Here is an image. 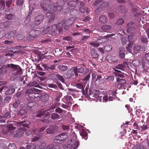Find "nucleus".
<instances>
[{
    "instance_id": "a18cd8bd",
    "label": "nucleus",
    "mask_w": 149,
    "mask_h": 149,
    "mask_svg": "<svg viewBox=\"0 0 149 149\" xmlns=\"http://www.w3.org/2000/svg\"><path fill=\"white\" fill-rule=\"evenodd\" d=\"M15 145L14 144H10L7 147L8 149H16Z\"/></svg>"
},
{
    "instance_id": "473e14b6",
    "label": "nucleus",
    "mask_w": 149,
    "mask_h": 149,
    "mask_svg": "<svg viewBox=\"0 0 149 149\" xmlns=\"http://www.w3.org/2000/svg\"><path fill=\"white\" fill-rule=\"evenodd\" d=\"M80 134L82 137L85 140H86L87 139V134L85 132L84 130L82 129V130L80 132Z\"/></svg>"
},
{
    "instance_id": "5701e85b",
    "label": "nucleus",
    "mask_w": 149,
    "mask_h": 149,
    "mask_svg": "<svg viewBox=\"0 0 149 149\" xmlns=\"http://www.w3.org/2000/svg\"><path fill=\"white\" fill-rule=\"evenodd\" d=\"M116 81L117 82H118V84L121 85V86L125 84L126 82V81L125 79L122 78H120L119 77L117 78ZM118 85H119V84H118Z\"/></svg>"
},
{
    "instance_id": "8fccbe9b",
    "label": "nucleus",
    "mask_w": 149,
    "mask_h": 149,
    "mask_svg": "<svg viewBox=\"0 0 149 149\" xmlns=\"http://www.w3.org/2000/svg\"><path fill=\"white\" fill-rule=\"evenodd\" d=\"M75 70L76 71V72L77 73H82L84 71V69L83 68H79L78 69L76 68V69H75Z\"/></svg>"
},
{
    "instance_id": "864d4df0",
    "label": "nucleus",
    "mask_w": 149,
    "mask_h": 149,
    "mask_svg": "<svg viewBox=\"0 0 149 149\" xmlns=\"http://www.w3.org/2000/svg\"><path fill=\"white\" fill-rule=\"evenodd\" d=\"M58 74H52L50 75V77L51 78H52L54 80H57V78L58 77Z\"/></svg>"
},
{
    "instance_id": "c756f323",
    "label": "nucleus",
    "mask_w": 149,
    "mask_h": 149,
    "mask_svg": "<svg viewBox=\"0 0 149 149\" xmlns=\"http://www.w3.org/2000/svg\"><path fill=\"white\" fill-rule=\"evenodd\" d=\"M27 113L25 109H22L19 110L18 112V115L20 116H23L25 115Z\"/></svg>"
},
{
    "instance_id": "a19ab883",
    "label": "nucleus",
    "mask_w": 149,
    "mask_h": 149,
    "mask_svg": "<svg viewBox=\"0 0 149 149\" xmlns=\"http://www.w3.org/2000/svg\"><path fill=\"white\" fill-rule=\"evenodd\" d=\"M46 131L47 134H52L55 133L54 130L49 128H47L46 130Z\"/></svg>"
},
{
    "instance_id": "680f3d73",
    "label": "nucleus",
    "mask_w": 149,
    "mask_h": 149,
    "mask_svg": "<svg viewBox=\"0 0 149 149\" xmlns=\"http://www.w3.org/2000/svg\"><path fill=\"white\" fill-rule=\"evenodd\" d=\"M11 99V97L10 96H7L6 97L4 100V102L5 103H8Z\"/></svg>"
},
{
    "instance_id": "6e6d98bb",
    "label": "nucleus",
    "mask_w": 149,
    "mask_h": 149,
    "mask_svg": "<svg viewBox=\"0 0 149 149\" xmlns=\"http://www.w3.org/2000/svg\"><path fill=\"white\" fill-rule=\"evenodd\" d=\"M122 51L123 52L122 53H120L119 54V56L121 58H123L125 57V49H122Z\"/></svg>"
},
{
    "instance_id": "f704fd0d",
    "label": "nucleus",
    "mask_w": 149,
    "mask_h": 149,
    "mask_svg": "<svg viewBox=\"0 0 149 149\" xmlns=\"http://www.w3.org/2000/svg\"><path fill=\"white\" fill-rule=\"evenodd\" d=\"M33 91L36 92H40V90L39 89L33 88L31 89L27 90L26 91V93L29 94L30 93H33Z\"/></svg>"
},
{
    "instance_id": "e2e57ef3",
    "label": "nucleus",
    "mask_w": 149,
    "mask_h": 149,
    "mask_svg": "<svg viewBox=\"0 0 149 149\" xmlns=\"http://www.w3.org/2000/svg\"><path fill=\"white\" fill-rule=\"evenodd\" d=\"M100 4L101 8L107 7L109 5V3L107 2H104L103 3L100 2Z\"/></svg>"
},
{
    "instance_id": "c03bdc74",
    "label": "nucleus",
    "mask_w": 149,
    "mask_h": 149,
    "mask_svg": "<svg viewBox=\"0 0 149 149\" xmlns=\"http://www.w3.org/2000/svg\"><path fill=\"white\" fill-rule=\"evenodd\" d=\"M50 31V28L48 27L43 30L42 31L41 33L42 35H44L48 33Z\"/></svg>"
},
{
    "instance_id": "79ce46f5",
    "label": "nucleus",
    "mask_w": 149,
    "mask_h": 149,
    "mask_svg": "<svg viewBox=\"0 0 149 149\" xmlns=\"http://www.w3.org/2000/svg\"><path fill=\"white\" fill-rule=\"evenodd\" d=\"M37 77L38 79H39L41 81H43L45 80L46 79V77H40L37 75L36 74H34V78Z\"/></svg>"
},
{
    "instance_id": "6e6552de",
    "label": "nucleus",
    "mask_w": 149,
    "mask_h": 149,
    "mask_svg": "<svg viewBox=\"0 0 149 149\" xmlns=\"http://www.w3.org/2000/svg\"><path fill=\"white\" fill-rule=\"evenodd\" d=\"M40 31H39L32 30L29 32V36L27 38L28 40H30L36 38L40 34Z\"/></svg>"
},
{
    "instance_id": "f8f14e48",
    "label": "nucleus",
    "mask_w": 149,
    "mask_h": 149,
    "mask_svg": "<svg viewBox=\"0 0 149 149\" xmlns=\"http://www.w3.org/2000/svg\"><path fill=\"white\" fill-rule=\"evenodd\" d=\"M75 20V19L74 17H72L69 19L66 22L65 21H62L58 24V25L59 26H60V25H62L63 23H64L68 25V26H70L73 23Z\"/></svg>"
},
{
    "instance_id": "37998d69",
    "label": "nucleus",
    "mask_w": 149,
    "mask_h": 149,
    "mask_svg": "<svg viewBox=\"0 0 149 149\" xmlns=\"http://www.w3.org/2000/svg\"><path fill=\"white\" fill-rule=\"evenodd\" d=\"M57 29H58L56 24H54L52 26L51 31L52 32H55L56 31Z\"/></svg>"
},
{
    "instance_id": "69168bd1",
    "label": "nucleus",
    "mask_w": 149,
    "mask_h": 149,
    "mask_svg": "<svg viewBox=\"0 0 149 149\" xmlns=\"http://www.w3.org/2000/svg\"><path fill=\"white\" fill-rule=\"evenodd\" d=\"M30 17H27L24 21V23L25 24H27L29 23L30 20Z\"/></svg>"
},
{
    "instance_id": "f3484780",
    "label": "nucleus",
    "mask_w": 149,
    "mask_h": 149,
    "mask_svg": "<svg viewBox=\"0 0 149 149\" xmlns=\"http://www.w3.org/2000/svg\"><path fill=\"white\" fill-rule=\"evenodd\" d=\"M44 17L42 15H39L37 16L35 18L36 24L37 25L40 24L43 21Z\"/></svg>"
},
{
    "instance_id": "de8ad7c7",
    "label": "nucleus",
    "mask_w": 149,
    "mask_h": 149,
    "mask_svg": "<svg viewBox=\"0 0 149 149\" xmlns=\"http://www.w3.org/2000/svg\"><path fill=\"white\" fill-rule=\"evenodd\" d=\"M38 80H35V81L32 82L31 84V86H34L35 87H38Z\"/></svg>"
},
{
    "instance_id": "58836bf2",
    "label": "nucleus",
    "mask_w": 149,
    "mask_h": 149,
    "mask_svg": "<svg viewBox=\"0 0 149 149\" xmlns=\"http://www.w3.org/2000/svg\"><path fill=\"white\" fill-rule=\"evenodd\" d=\"M112 48V46L110 45H106L104 47L105 51L108 52L111 50Z\"/></svg>"
},
{
    "instance_id": "09e8293b",
    "label": "nucleus",
    "mask_w": 149,
    "mask_h": 149,
    "mask_svg": "<svg viewBox=\"0 0 149 149\" xmlns=\"http://www.w3.org/2000/svg\"><path fill=\"white\" fill-rule=\"evenodd\" d=\"M36 104V103L35 101H32L28 103V106L29 107H32L35 106Z\"/></svg>"
},
{
    "instance_id": "052dcab7",
    "label": "nucleus",
    "mask_w": 149,
    "mask_h": 149,
    "mask_svg": "<svg viewBox=\"0 0 149 149\" xmlns=\"http://www.w3.org/2000/svg\"><path fill=\"white\" fill-rule=\"evenodd\" d=\"M63 130L64 131H68L69 129V127L68 125H63L62 126Z\"/></svg>"
},
{
    "instance_id": "0eeeda50",
    "label": "nucleus",
    "mask_w": 149,
    "mask_h": 149,
    "mask_svg": "<svg viewBox=\"0 0 149 149\" xmlns=\"http://www.w3.org/2000/svg\"><path fill=\"white\" fill-rule=\"evenodd\" d=\"M45 143H41L39 145L40 149H60L61 146L58 145H56L55 146L53 144H50L46 146Z\"/></svg>"
},
{
    "instance_id": "49530a36",
    "label": "nucleus",
    "mask_w": 149,
    "mask_h": 149,
    "mask_svg": "<svg viewBox=\"0 0 149 149\" xmlns=\"http://www.w3.org/2000/svg\"><path fill=\"white\" fill-rule=\"evenodd\" d=\"M5 17L8 20H11L14 19L15 17L13 15L9 14L5 16Z\"/></svg>"
},
{
    "instance_id": "4468645a",
    "label": "nucleus",
    "mask_w": 149,
    "mask_h": 149,
    "mask_svg": "<svg viewBox=\"0 0 149 149\" xmlns=\"http://www.w3.org/2000/svg\"><path fill=\"white\" fill-rule=\"evenodd\" d=\"M16 31L15 30L10 31L5 35V37L6 38H13L16 35Z\"/></svg>"
},
{
    "instance_id": "e433bc0d",
    "label": "nucleus",
    "mask_w": 149,
    "mask_h": 149,
    "mask_svg": "<svg viewBox=\"0 0 149 149\" xmlns=\"http://www.w3.org/2000/svg\"><path fill=\"white\" fill-rule=\"evenodd\" d=\"M102 29L104 30H109L111 29V26L109 25H104L102 26Z\"/></svg>"
},
{
    "instance_id": "c85d7f7f",
    "label": "nucleus",
    "mask_w": 149,
    "mask_h": 149,
    "mask_svg": "<svg viewBox=\"0 0 149 149\" xmlns=\"http://www.w3.org/2000/svg\"><path fill=\"white\" fill-rule=\"evenodd\" d=\"M11 111H7L4 114L3 117L7 119L10 118L11 117L10 114Z\"/></svg>"
},
{
    "instance_id": "338daca9",
    "label": "nucleus",
    "mask_w": 149,
    "mask_h": 149,
    "mask_svg": "<svg viewBox=\"0 0 149 149\" xmlns=\"http://www.w3.org/2000/svg\"><path fill=\"white\" fill-rule=\"evenodd\" d=\"M6 70L3 67H1L0 68V74H1L3 73L6 72Z\"/></svg>"
},
{
    "instance_id": "9d476101",
    "label": "nucleus",
    "mask_w": 149,
    "mask_h": 149,
    "mask_svg": "<svg viewBox=\"0 0 149 149\" xmlns=\"http://www.w3.org/2000/svg\"><path fill=\"white\" fill-rule=\"evenodd\" d=\"M30 98L34 99L35 100L38 101L41 100V94L35 93H30L28 95Z\"/></svg>"
},
{
    "instance_id": "c9c22d12",
    "label": "nucleus",
    "mask_w": 149,
    "mask_h": 149,
    "mask_svg": "<svg viewBox=\"0 0 149 149\" xmlns=\"http://www.w3.org/2000/svg\"><path fill=\"white\" fill-rule=\"evenodd\" d=\"M60 116L57 113H53L51 115V118L52 119H56L57 118H59Z\"/></svg>"
},
{
    "instance_id": "0e129e2a",
    "label": "nucleus",
    "mask_w": 149,
    "mask_h": 149,
    "mask_svg": "<svg viewBox=\"0 0 149 149\" xmlns=\"http://www.w3.org/2000/svg\"><path fill=\"white\" fill-rule=\"evenodd\" d=\"M72 38L69 36L64 37L63 39L68 41H70L72 40Z\"/></svg>"
},
{
    "instance_id": "bf43d9fd",
    "label": "nucleus",
    "mask_w": 149,
    "mask_h": 149,
    "mask_svg": "<svg viewBox=\"0 0 149 149\" xmlns=\"http://www.w3.org/2000/svg\"><path fill=\"white\" fill-rule=\"evenodd\" d=\"M48 86L49 88H53L54 89H56L57 88V85L54 84H48Z\"/></svg>"
},
{
    "instance_id": "39448f33",
    "label": "nucleus",
    "mask_w": 149,
    "mask_h": 149,
    "mask_svg": "<svg viewBox=\"0 0 149 149\" xmlns=\"http://www.w3.org/2000/svg\"><path fill=\"white\" fill-rule=\"evenodd\" d=\"M16 129V127L12 124L8 125L7 127H4L2 129V133L6 134L13 135V130Z\"/></svg>"
},
{
    "instance_id": "ddd939ff",
    "label": "nucleus",
    "mask_w": 149,
    "mask_h": 149,
    "mask_svg": "<svg viewBox=\"0 0 149 149\" xmlns=\"http://www.w3.org/2000/svg\"><path fill=\"white\" fill-rule=\"evenodd\" d=\"M139 60H135L134 61L131 62L130 61L127 60H125L123 62L124 65H131L132 64L134 65L139 64Z\"/></svg>"
},
{
    "instance_id": "aec40b11",
    "label": "nucleus",
    "mask_w": 149,
    "mask_h": 149,
    "mask_svg": "<svg viewBox=\"0 0 149 149\" xmlns=\"http://www.w3.org/2000/svg\"><path fill=\"white\" fill-rule=\"evenodd\" d=\"M50 90H51L52 91H54L55 93L57 94V96L55 99V100L57 102L59 101L60 98L62 96V93L60 92L59 91H56L54 90H53L52 89H50Z\"/></svg>"
},
{
    "instance_id": "3c124183",
    "label": "nucleus",
    "mask_w": 149,
    "mask_h": 149,
    "mask_svg": "<svg viewBox=\"0 0 149 149\" xmlns=\"http://www.w3.org/2000/svg\"><path fill=\"white\" fill-rule=\"evenodd\" d=\"M74 3V1L69 2L68 3V5L69 6L68 7L72 9L74 8L75 7V6L74 5V4L73 3Z\"/></svg>"
},
{
    "instance_id": "603ef678",
    "label": "nucleus",
    "mask_w": 149,
    "mask_h": 149,
    "mask_svg": "<svg viewBox=\"0 0 149 149\" xmlns=\"http://www.w3.org/2000/svg\"><path fill=\"white\" fill-rule=\"evenodd\" d=\"M58 68L61 71H64L67 69V66H58Z\"/></svg>"
},
{
    "instance_id": "9b49d317",
    "label": "nucleus",
    "mask_w": 149,
    "mask_h": 149,
    "mask_svg": "<svg viewBox=\"0 0 149 149\" xmlns=\"http://www.w3.org/2000/svg\"><path fill=\"white\" fill-rule=\"evenodd\" d=\"M66 76L65 77L67 79H69L72 76L75 74L76 76H78V73L76 72L75 68H71L66 73Z\"/></svg>"
},
{
    "instance_id": "20e7f679",
    "label": "nucleus",
    "mask_w": 149,
    "mask_h": 149,
    "mask_svg": "<svg viewBox=\"0 0 149 149\" xmlns=\"http://www.w3.org/2000/svg\"><path fill=\"white\" fill-rule=\"evenodd\" d=\"M79 142L77 140V137L75 136L68 141V143L65 146V149H76L79 146Z\"/></svg>"
},
{
    "instance_id": "72a5a7b5",
    "label": "nucleus",
    "mask_w": 149,
    "mask_h": 149,
    "mask_svg": "<svg viewBox=\"0 0 149 149\" xmlns=\"http://www.w3.org/2000/svg\"><path fill=\"white\" fill-rule=\"evenodd\" d=\"M21 51V49L20 47H17L13 49L11 51V52L14 53H18Z\"/></svg>"
},
{
    "instance_id": "dca6fc26",
    "label": "nucleus",
    "mask_w": 149,
    "mask_h": 149,
    "mask_svg": "<svg viewBox=\"0 0 149 149\" xmlns=\"http://www.w3.org/2000/svg\"><path fill=\"white\" fill-rule=\"evenodd\" d=\"M46 17H50L48 21V22L50 23L53 21L55 17V15L53 13H50L47 12L46 15Z\"/></svg>"
},
{
    "instance_id": "4d7b16f0",
    "label": "nucleus",
    "mask_w": 149,
    "mask_h": 149,
    "mask_svg": "<svg viewBox=\"0 0 149 149\" xmlns=\"http://www.w3.org/2000/svg\"><path fill=\"white\" fill-rule=\"evenodd\" d=\"M20 104V102L19 100H17L14 103L13 105V107L15 108L17 107Z\"/></svg>"
},
{
    "instance_id": "2f4dec72",
    "label": "nucleus",
    "mask_w": 149,
    "mask_h": 149,
    "mask_svg": "<svg viewBox=\"0 0 149 149\" xmlns=\"http://www.w3.org/2000/svg\"><path fill=\"white\" fill-rule=\"evenodd\" d=\"M115 71L117 72L116 73V75L118 77L123 78L124 77V74L120 71L116 70Z\"/></svg>"
},
{
    "instance_id": "393cba45",
    "label": "nucleus",
    "mask_w": 149,
    "mask_h": 149,
    "mask_svg": "<svg viewBox=\"0 0 149 149\" xmlns=\"http://www.w3.org/2000/svg\"><path fill=\"white\" fill-rule=\"evenodd\" d=\"M10 23L9 21H5L4 22H1L0 24V27L1 28H5L8 26Z\"/></svg>"
},
{
    "instance_id": "4c0bfd02",
    "label": "nucleus",
    "mask_w": 149,
    "mask_h": 149,
    "mask_svg": "<svg viewBox=\"0 0 149 149\" xmlns=\"http://www.w3.org/2000/svg\"><path fill=\"white\" fill-rule=\"evenodd\" d=\"M15 91L14 88H11L6 91V93L7 95H10L13 93Z\"/></svg>"
},
{
    "instance_id": "774afa93",
    "label": "nucleus",
    "mask_w": 149,
    "mask_h": 149,
    "mask_svg": "<svg viewBox=\"0 0 149 149\" xmlns=\"http://www.w3.org/2000/svg\"><path fill=\"white\" fill-rule=\"evenodd\" d=\"M23 3V0H18L16 4L17 6H22Z\"/></svg>"
},
{
    "instance_id": "1a4fd4ad",
    "label": "nucleus",
    "mask_w": 149,
    "mask_h": 149,
    "mask_svg": "<svg viewBox=\"0 0 149 149\" xmlns=\"http://www.w3.org/2000/svg\"><path fill=\"white\" fill-rule=\"evenodd\" d=\"M102 92L99 90H94V101L101 102L102 100Z\"/></svg>"
},
{
    "instance_id": "ea45409f",
    "label": "nucleus",
    "mask_w": 149,
    "mask_h": 149,
    "mask_svg": "<svg viewBox=\"0 0 149 149\" xmlns=\"http://www.w3.org/2000/svg\"><path fill=\"white\" fill-rule=\"evenodd\" d=\"M7 66L8 67H9L10 66L11 67L13 68H16V67H17V68H18V67H19L20 68V69L18 70L17 71V73L19 74H21L22 73V69L19 66Z\"/></svg>"
},
{
    "instance_id": "2eb2a0df",
    "label": "nucleus",
    "mask_w": 149,
    "mask_h": 149,
    "mask_svg": "<svg viewBox=\"0 0 149 149\" xmlns=\"http://www.w3.org/2000/svg\"><path fill=\"white\" fill-rule=\"evenodd\" d=\"M75 86L77 88L81 89L82 94L83 95H86L84 90V88L85 86L84 84L82 83H78Z\"/></svg>"
},
{
    "instance_id": "7c9ffc66",
    "label": "nucleus",
    "mask_w": 149,
    "mask_h": 149,
    "mask_svg": "<svg viewBox=\"0 0 149 149\" xmlns=\"http://www.w3.org/2000/svg\"><path fill=\"white\" fill-rule=\"evenodd\" d=\"M49 98V96L48 94H44L42 95L41 94V100L43 102L47 101Z\"/></svg>"
},
{
    "instance_id": "f257e3e1",
    "label": "nucleus",
    "mask_w": 149,
    "mask_h": 149,
    "mask_svg": "<svg viewBox=\"0 0 149 149\" xmlns=\"http://www.w3.org/2000/svg\"><path fill=\"white\" fill-rule=\"evenodd\" d=\"M127 40L123 38L122 39L123 45H124L127 43V47L129 52L134 50L135 53L136 54L140 49L141 47L138 45H133L132 40L133 36L131 35H129L127 38Z\"/></svg>"
},
{
    "instance_id": "cd10ccee",
    "label": "nucleus",
    "mask_w": 149,
    "mask_h": 149,
    "mask_svg": "<svg viewBox=\"0 0 149 149\" xmlns=\"http://www.w3.org/2000/svg\"><path fill=\"white\" fill-rule=\"evenodd\" d=\"M55 111L56 112H57L59 113H62L63 115H65L67 112L66 111L63 110L60 107H58L57 108H56L55 110Z\"/></svg>"
},
{
    "instance_id": "b1692460",
    "label": "nucleus",
    "mask_w": 149,
    "mask_h": 149,
    "mask_svg": "<svg viewBox=\"0 0 149 149\" xmlns=\"http://www.w3.org/2000/svg\"><path fill=\"white\" fill-rule=\"evenodd\" d=\"M39 146H36L33 143H31L26 146V149H39Z\"/></svg>"
},
{
    "instance_id": "6ab92c4d",
    "label": "nucleus",
    "mask_w": 149,
    "mask_h": 149,
    "mask_svg": "<svg viewBox=\"0 0 149 149\" xmlns=\"http://www.w3.org/2000/svg\"><path fill=\"white\" fill-rule=\"evenodd\" d=\"M58 26L60 27L59 29V31L60 32L61 31L62 28H63L65 30H68L69 29V28L70 27V26H68V25L64 23H63L62 25H60V26L58 24Z\"/></svg>"
},
{
    "instance_id": "4be33fe9",
    "label": "nucleus",
    "mask_w": 149,
    "mask_h": 149,
    "mask_svg": "<svg viewBox=\"0 0 149 149\" xmlns=\"http://www.w3.org/2000/svg\"><path fill=\"white\" fill-rule=\"evenodd\" d=\"M102 77L101 76H97V78L95 82V84L97 85L98 86L99 85H100L102 83V80L101 79Z\"/></svg>"
},
{
    "instance_id": "a878e982",
    "label": "nucleus",
    "mask_w": 149,
    "mask_h": 149,
    "mask_svg": "<svg viewBox=\"0 0 149 149\" xmlns=\"http://www.w3.org/2000/svg\"><path fill=\"white\" fill-rule=\"evenodd\" d=\"M88 88H87V86L85 88V90L86 93L88 95ZM92 91L91 90V89H90L89 90V93L88 95H89V96H88L87 97V98H88V100L89 101H92L93 100V98H92L90 96V95H92Z\"/></svg>"
},
{
    "instance_id": "5fc2aeb1",
    "label": "nucleus",
    "mask_w": 149,
    "mask_h": 149,
    "mask_svg": "<svg viewBox=\"0 0 149 149\" xmlns=\"http://www.w3.org/2000/svg\"><path fill=\"white\" fill-rule=\"evenodd\" d=\"M57 80L61 81L62 82L64 83L65 82V80L62 76H61L59 74H58V77L57 78Z\"/></svg>"
},
{
    "instance_id": "7ed1b4c3",
    "label": "nucleus",
    "mask_w": 149,
    "mask_h": 149,
    "mask_svg": "<svg viewBox=\"0 0 149 149\" xmlns=\"http://www.w3.org/2000/svg\"><path fill=\"white\" fill-rule=\"evenodd\" d=\"M15 123H13V124H16L17 126H22L23 127H21L19 128L17 131L16 133L14 135V138H19L21 137L23 135L24 133V132L26 131V129L24 127L28 128L29 126L28 124L24 123V122L23 121L19 122H15Z\"/></svg>"
},
{
    "instance_id": "13d9d810",
    "label": "nucleus",
    "mask_w": 149,
    "mask_h": 149,
    "mask_svg": "<svg viewBox=\"0 0 149 149\" xmlns=\"http://www.w3.org/2000/svg\"><path fill=\"white\" fill-rule=\"evenodd\" d=\"M124 22L123 19H118L116 22V24L118 25L122 24Z\"/></svg>"
},
{
    "instance_id": "f03ea898",
    "label": "nucleus",
    "mask_w": 149,
    "mask_h": 149,
    "mask_svg": "<svg viewBox=\"0 0 149 149\" xmlns=\"http://www.w3.org/2000/svg\"><path fill=\"white\" fill-rule=\"evenodd\" d=\"M53 3V2L50 0H43V2H41L40 6L43 10L53 13L57 9V6H55Z\"/></svg>"
},
{
    "instance_id": "a211bd4d",
    "label": "nucleus",
    "mask_w": 149,
    "mask_h": 149,
    "mask_svg": "<svg viewBox=\"0 0 149 149\" xmlns=\"http://www.w3.org/2000/svg\"><path fill=\"white\" fill-rule=\"evenodd\" d=\"M64 98L65 101H69L66 102L67 104L69 105L72 104L71 101H72L73 99L71 96L67 95L64 96Z\"/></svg>"
},
{
    "instance_id": "412c9836",
    "label": "nucleus",
    "mask_w": 149,
    "mask_h": 149,
    "mask_svg": "<svg viewBox=\"0 0 149 149\" xmlns=\"http://www.w3.org/2000/svg\"><path fill=\"white\" fill-rule=\"evenodd\" d=\"M107 18L105 16L103 15H101L99 17V21L102 23H105L107 21Z\"/></svg>"
},
{
    "instance_id": "423d86ee",
    "label": "nucleus",
    "mask_w": 149,
    "mask_h": 149,
    "mask_svg": "<svg viewBox=\"0 0 149 149\" xmlns=\"http://www.w3.org/2000/svg\"><path fill=\"white\" fill-rule=\"evenodd\" d=\"M68 138V136L65 133H62L56 136L54 140L55 143H62Z\"/></svg>"
},
{
    "instance_id": "bb28decb",
    "label": "nucleus",
    "mask_w": 149,
    "mask_h": 149,
    "mask_svg": "<svg viewBox=\"0 0 149 149\" xmlns=\"http://www.w3.org/2000/svg\"><path fill=\"white\" fill-rule=\"evenodd\" d=\"M43 133H39L34 136L32 139V141H35L38 140L40 137L42 136Z\"/></svg>"
}]
</instances>
